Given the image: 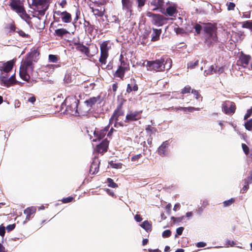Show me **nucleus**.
I'll list each match as a JSON object with an SVG mask.
<instances>
[{
	"mask_svg": "<svg viewBox=\"0 0 252 252\" xmlns=\"http://www.w3.org/2000/svg\"><path fill=\"white\" fill-rule=\"evenodd\" d=\"M147 70L153 71H162L165 69L168 70L172 66V60L170 58L163 57L155 61H147Z\"/></svg>",
	"mask_w": 252,
	"mask_h": 252,
	"instance_id": "1",
	"label": "nucleus"
},
{
	"mask_svg": "<svg viewBox=\"0 0 252 252\" xmlns=\"http://www.w3.org/2000/svg\"><path fill=\"white\" fill-rule=\"evenodd\" d=\"M205 33V43L209 47L218 42L216 28L211 23H208L203 27Z\"/></svg>",
	"mask_w": 252,
	"mask_h": 252,
	"instance_id": "2",
	"label": "nucleus"
},
{
	"mask_svg": "<svg viewBox=\"0 0 252 252\" xmlns=\"http://www.w3.org/2000/svg\"><path fill=\"white\" fill-rule=\"evenodd\" d=\"M34 69V64L28 59H23L20 67V78L28 82Z\"/></svg>",
	"mask_w": 252,
	"mask_h": 252,
	"instance_id": "3",
	"label": "nucleus"
},
{
	"mask_svg": "<svg viewBox=\"0 0 252 252\" xmlns=\"http://www.w3.org/2000/svg\"><path fill=\"white\" fill-rule=\"evenodd\" d=\"M125 112L123 109V103L121 102L114 110L113 115L110 119L109 122L110 124L115 122V126L117 125L123 126L124 125V117Z\"/></svg>",
	"mask_w": 252,
	"mask_h": 252,
	"instance_id": "4",
	"label": "nucleus"
},
{
	"mask_svg": "<svg viewBox=\"0 0 252 252\" xmlns=\"http://www.w3.org/2000/svg\"><path fill=\"white\" fill-rule=\"evenodd\" d=\"M51 0H32V4H29L30 7L35 12H38L37 15L43 16L49 8Z\"/></svg>",
	"mask_w": 252,
	"mask_h": 252,
	"instance_id": "5",
	"label": "nucleus"
},
{
	"mask_svg": "<svg viewBox=\"0 0 252 252\" xmlns=\"http://www.w3.org/2000/svg\"><path fill=\"white\" fill-rule=\"evenodd\" d=\"M113 44V42L110 40H105L99 44L100 56L99 58V62L101 64L106 63V60L109 57V51L111 49Z\"/></svg>",
	"mask_w": 252,
	"mask_h": 252,
	"instance_id": "6",
	"label": "nucleus"
},
{
	"mask_svg": "<svg viewBox=\"0 0 252 252\" xmlns=\"http://www.w3.org/2000/svg\"><path fill=\"white\" fill-rule=\"evenodd\" d=\"M79 100L76 97H71L65 99V103L67 105L65 111L70 115H78V104Z\"/></svg>",
	"mask_w": 252,
	"mask_h": 252,
	"instance_id": "7",
	"label": "nucleus"
},
{
	"mask_svg": "<svg viewBox=\"0 0 252 252\" xmlns=\"http://www.w3.org/2000/svg\"><path fill=\"white\" fill-rule=\"evenodd\" d=\"M147 16L152 18V23L158 26H162L167 23V18L159 14H154L151 12L147 13Z\"/></svg>",
	"mask_w": 252,
	"mask_h": 252,
	"instance_id": "8",
	"label": "nucleus"
},
{
	"mask_svg": "<svg viewBox=\"0 0 252 252\" xmlns=\"http://www.w3.org/2000/svg\"><path fill=\"white\" fill-rule=\"evenodd\" d=\"M236 106L234 102L225 100L222 104V111L227 115H232L235 112Z\"/></svg>",
	"mask_w": 252,
	"mask_h": 252,
	"instance_id": "9",
	"label": "nucleus"
},
{
	"mask_svg": "<svg viewBox=\"0 0 252 252\" xmlns=\"http://www.w3.org/2000/svg\"><path fill=\"white\" fill-rule=\"evenodd\" d=\"M150 6L152 7V10H158L162 13H164L165 1L164 0H151Z\"/></svg>",
	"mask_w": 252,
	"mask_h": 252,
	"instance_id": "10",
	"label": "nucleus"
},
{
	"mask_svg": "<svg viewBox=\"0 0 252 252\" xmlns=\"http://www.w3.org/2000/svg\"><path fill=\"white\" fill-rule=\"evenodd\" d=\"M141 113L142 111H129L128 113L126 114L124 122L128 123L140 119L141 118Z\"/></svg>",
	"mask_w": 252,
	"mask_h": 252,
	"instance_id": "11",
	"label": "nucleus"
},
{
	"mask_svg": "<svg viewBox=\"0 0 252 252\" xmlns=\"http://www.w3.org/2000/svg\"><path fill=\"white\" fill-rule=\"evenodd\" d=\"M39 54L40 53L38 48H34L26 55L25 59H28L33 63V62L37 61Z\"/></svg>",
	"mask_w": 252,
	"mask_h": 252,
	"instance_id": "12",
	"label": "nucleus"
},
{
	"mask_svg": "<svg viewBox=\"0 0 252 252\" xmlns=\"http://www.w3.org/2000/svg\"><path fill=\"white\" fill-rule=\"evenodd\" d=\"M54 14L58 16H61L62 22L64 23H69L72 21L71 15L66 11L63 12L56 11L54 12Z\"/></svg>",
	"mask_w": 252,
	"mask_h": 252,
	"instance_id": "13",
	"label": "nucleus"
},
{
	"mask_svg": "<svg viewBox=\"0 0 252 252\" xmlns=\"http://www.w3.org/2000/svg\"><path fill=\"white\" fill-rule=\"evenodd\" d=\"M122 9L129 15H131L132 11V0H122Z\"/></svg>",
	"mask_w": 252,
	"mask_h": 252,
	"instance_id": "14",
	"label": "nucleus"
},
{
	"mask_svg": "<svg viewBox=\"0 0 252 252\" xmlns=\"http://www.w3.org/2000/svg\"><path fill=\"white\" fill-rule=\"evenodd\" d=\"M91 11L93 14L97 17H102L105 12V8L104 7L100 6L99 4L96 3V5L94 7H90Z\"/></svg>",
	"mask_w": 252,
	"mask_h": 252,
	"instance_id": "15",
	"label": "nucleus"
},
{
	"mask_svg": "<svg viewBox=\"0 0 252 252\" xmlns=\"http://www.w3.org/2000/svg\"><path fill=\"white\" fill-rule=\"evenodd\" d=\"M9 6L13 10L17 13L24 7L23 2L20 0H10Z\"/></svg>",
	"mask_w": 252,
	"mask_h": 252,
	"instance_id": "16",
	"label": "nucleus"
},
{
	"mask_svg": "<svg viewBox=\"0 0 252 252\" xmlns=\"http://www.w3.org/2000/svg\"><path fill=\"white\" fill-rule=\"evenodd\" d=\"M108 145L109 141L107 139H104L96 146L95 150L98 153L103 154L107 151Z\"/></svg>",
	"mask_w": 252,
	"mask_h": 252,
	"instance_id": "17",
	"label": "nucleus"
},
{
	"mask_svg": "<svg viewBox=\"0 0 252 252\" xmlns=\"http://www.w3.org/2000/svg\"><path fill=\"white\" fill-rule=\"evenodd\" d=\"M251 59L252 57L250 55L245 54L242 52L239 57V61L244 67H246L249 64Z\"/></svg>",
	"mask_w": 252,
	"mask_h": 252,
	"instance_id": "18",
	"label": "nucleus"
},
{
	"mask_svg": "<svg viewBox=\"0 0 252 252\" xmlns=\"http://www.w3.org/2000/svg\"><path fill=\"white\" fill-rule=\"evenodd\" d=\"M169 146V142L165 141L158 147V153L159 155L161 157H165L168 154V148Z\"/></svg>",
	"mask_w": 252,
	"mask_h": 252,
	"instance_id": "19",
	"label": "nucleus"
},
{
	"mask_svg": "<svg viewBox=\"0 0 252 252\" xmlns=\"http://www.w3.org/2000/svg\"><path fill=\"white\" fill-rule=\"evenodd\" d=\"M108 128L106 127L103 129L101 130H95L94 131V139L93 140L94 141L97 140H100V139L104 138L106 134Z\"/></svg>",
	"mask_w": 252,
	"mask_h": 252,
	"instance_id": "20",
	"label": "nucleus"
},
{
	"mask_svg": "<svg viewBox=\"0 0 252 252\" xmlns=\"http://www.w3.org/2000/svg\"><path fill=\"white\" fill-rule=\"evenodd\" d=\"M69 34V32L67 30L64 28H58L55 30L54 35L60 39H62L64 36Z\"/></svg>",
	"mask_w": 252,
	"mask_h": 252,
	"instance_id": "21",
	"label": "nucleus"
},
{
	"mask_svg": "<svg viewBox=\"0 0 252 252\" xmlns=\"http://www.w3.org/2000/svg\"><path fill=\"white\" fill-rule=\"evenodd\" d=\"M84 28L86 33L91 35L94 34V26L92 25L89 21L84 20Z\"/></svg>",
	"mask_w": 252,
	"mask_h": 252,
	"instance_id": "22",
	"label": "nucleus"
},
{
	"mask_svg": "<svg viewBox=\"0 0 252 252\" xmlns=\"http://www.w3.org/2000/svg\"><path fill=\"white\" fill-rule=\"evenodd\" d=\"M100 95H97L96 97H92L89 98L88 99L85 100V103L87 104L88 106H90V109H92L93 106L95 105L97 102H99V103H100Z\"/></svg>",
	"mask_w": 252,
	"mask_h": 252,
	"instance_id": "23",
	"label": "nucleus"
},
{
	"mask_svg": "<svg viewBox=\"0 0 252 252\" xmlns=\"http://www.w3.org/2000/svg\"><path fill=\"white\" fill-rule=\"evenodd\" d=\"M90 106H88L85 102L82 105L78 106V116H87L89 111H91Z\"/></svg>",
	"mask_w": 252,
	"mask_h": 252,
	"instance_id": "24",
	"label": "nucleus"
},
{
	"mask_svg": "<svg viewBox=\"0 0 252 252\" xmlns=\"http://www.w3.org/2000/svg\"><path fill=\"white\" fill-rule=\"evenodd\" d=\"M76 49L78 51L84 54L87 57H91L92 56L90 53L89 48L83 45V43L80 46L76 47Z\"/></svg>",
	"mask_w": 252,
	"mask_h": 252,
	"instance_id": "25",
	"label": "nucleus"
},
{
	"mask_svg": "<svg viewBox=\"0 0 252 252\" xmlns=\"http://www.w3.org/2000/svg\"><path fill=\"white\" fill-rule=\"evenodd\" d=\"M13 65L14 62L13 61H8L4 63L2 66L0 67V70L5 73H8L12 70Z\"/></svg>",
	"mask_w": 252,
	"mask_h": 252,
	"instance_id": "26",
	"label": "nucleus"
},
{
	"mask_svg": "<svg viewBox=\"0 0 252 252\" xmlns=\"http://www.w3.org/2000/svg\"><path fill=\"white\" fill-rule=\"evenodd\" d=\"M120 64L118 67L123 68L126 71L130 69L129 64L128 61L126 59L125 60L122 55H121L120 59Z\"/></svg>",
	"mask_w": 252,
	"mask_h": 252,
	"instance_id": "27",
	"label": "nucleus"
},
{
	"mask_svg": "<svg viewBox=\"0 0 252 252\" xmlns=\"http://www.w3.org/2000/svg\"><path fill=\"white\" fill-rule=\"evenodd\" d=\"M36 208L34 207H28L24 210V214L26 215V220H30L31 216L36 212Z\"/></svg>",
	"mask_w": 252,
	"mask_h": 252,
	"instance_id": "28",
	"label": "nucleus"
},
{
	"mask_svg": "<svg viewBox=\"0 0 252 252\" xmlns=\"http://www.w3.org/2000/svg\"><path fill=\"white\" fill-rule=\"evenodd\" d=\"M161 29H157L153 28L151 40L154 42L158 41L159 39V36L161 33Z\"/></svg>",
	"mask_w": 252,
	"mask_h": 252,
	"instance_id": "29",
	"label": "nucleus"
},
{
	"mask_svg": "<svg viewBox=\"0 0 252 252\" xmlns=\"http://www.w3.org/2000/svg\"><path fill=\"white\" fill-rule=\"evenodd\" d=\"M99 170V164L96 161H93L90 167L89 172L91 174H94Z\"/></svg>",
	"mask_w": 252,
	"mask_h": 252,
	"instance_id": "30",
	"label": "nucleus"
},
{
	"mask_svg": "<svg viewBox=\"0 0 252 252\" xmlns=\"http://www.w3.org/2000/svg\"><path fill=\"white\" fill-rule=\"evenodd\" d=\"M126 71V70L118 67V69L114 73V76L115 77L120 78L121 80H123L125 73Z\"/></svg>",
	"mask_w": 252,
	"mask_h": 252,
	"instance_id": "31",
	"label": "nucleus"
},
{
	"mask_svg": "<svg viewBox=\"0 0 252 252\" xmlns=\"http://www.w3.org/2000/svg\"><path fill=\"white\" fill-rule=\"evenodd\" d=\"M133 84V85L132 86V84L130 85L129 84H127L126 92L128 93H130L132 91H137L138 90V86L137 84L136 83V80L134 79L131 80Z\"/></svg>",
	"mask_w": 252,
	"mask_h": 252,
	"instance_id": "32",
	"label": "nucleus"
},
{
	"mask_svg": "<svg viewBox=\"0 0 252 252\" xmlns=\"http://www.w3.org/2000/svg\"><path fill=\"white\" fill-rule=\"evenodd\" d=\"M0 81L1 84H3L4 86L10 87L12 86L11 81L10 80L7 74L5 76H1L0 77Z\"/></svg>",
	"mask_w": 252,
	"mask_h": 252,
	"instance_id": "33",
	"label": "nucleus"
},
{
	"mask_svg": "<svg viewBox=\"0 0 252 252\" xmlns=\"http://www.w3.org/2000/svg\"><path fill=\"white\" fill-rule=\"evenodd\" d=\"M17 13L19 14L20 17L25 21H27L31 18L30 15L27 13L24 7Z\"/></svg>",
	"mask_w": 252,
	"mask_h": 252,
	"instance_id": "34",
	"label": "nucleus"
},
{
	"mask_svg": "<svg viewBox=\"0 0 252 252\" xmlns=\"http://www.w3.org/2000/svg\"><path fill=\"white\" fill-rule=\"evenodd\" d=\"M177 12L176 8L172 6L167 7L166 9V13L169 16H172Z\"/></svg>",
	"mask_w": 252,
	"mask_h": 252,
	"instance_id": "35",
	"label": "nucleus"
},
{
	"mask_svg": "<svg viewBox=\"0 0 252 252\" xmlns=\"http://www.w3.org/2000/svg\"><path fill=\"white\" fill-rule=\"evenodd\" d=\"M5 29L9 32H16L17 28L14 22L10 24H7Z\"/></svg>",
	"mask_w": 252,
	"mask_h": 252,
	"instance_id": "36",
	"label": "nucleus"
},
{
	"mask_svg": "<svg viewBox=\"0 0 252 252\" xmlns=\"http://www.w3.org/2000/svg\"><path fill=\"white\" fill-rule=\"evenodd\" d=\"M140 226L144 229L146 231H148L151 230L152 225L149 223L148 220H145L141 224Z\"/></svg>",
	"mask_w": 252,
	"mask_h": 252,
	"instance_id": "37",
	"label": "nucleus"
},
{
	"mask_svg": "<svg viewBox=\"0 0 252 252\" xmlns=\"http://www.w3.org/2000/svg\"><path fill=\"white\" fill-rule=\"evenodd\" d=\"M242 28L250 29L252 31V20H248L242 23Z\"/></svg>",
	"mask_w": 252,
	"mask_h": 252,
	"instance_id": "38",
	"label": "nucleus"
},
{
	"mask_svg": "<svg viewBox=\"0 0 252 252\" xmlns=\"http://www.w3.org/2000/svg\"><path fill=\"white\" fill-rule=\"evenodd\" d=\"M109 164L111 167L116 169H120L122 167V164L120 162H115L113 161H111L109 162Z\"/></svg>",
	"mask_w": 252,
	"mask_h": 252,
	"instance_id": "39",
	"label": "nucleus"
},
{
	"mask_svg": "<svg viewBox=\"0 0 252 252\" xmlns=\"http://www.w3.org/2000/svg\"><path fill=\"white\" fill-rule=\"evenodd\" d=\"M245 128L249 131H252V119L248 120L245 123Z\"/></svg>",
	"mask_w": 252,
	"mask_h": 252,
	"instance_id": "40",
	"label": "nucleus"
},
{
	"mask_svg": "<svg viewBox=\"0 0 252 252\" xmlns=\"http://www.w3.org/2000/svg\"><path fill=\"white\" fill-rule=\"evenodd\" d=\"M198 60H196L194 62H189L187 64L188 68L193 69L195 68L196 66L198 65Z\"/></svg>",
	"mask_w": 252,
	"mask_h": 252,
	"instance_id": "41",
	"label": "nucleus"
},
{
	"mask_svg": "<svg viewBox=\"0 0 252 252\" xmlns=\"http://www.w3.org/2000/svg\"><path fill=\"white\" fill-rule=\"evenodd\" d=\"M59 57L57 55L52 54L49 55V61L50 62L56 63L59 61Z\"/></svg>",
	"mask_w": 252,
	"mask_h": 252,
	"instance_id": "42",
	"label": "nucleus"
},
{
	"mask_svg": "<svg viewBox=\"0 0 252 252\" xmlns=\"http://www.w3.org/2000/svg\"><path fill=\"white\" fill-rule=\"evenodd\" d=\"M145 130L147 133L149 134L150 136L152 134L155 133L156 131V128L150 125L148 126L146 128Z\"/></svg>",
	"mask_w": 252,
	"mask_h": 252,
	"instance_id": "43",
	"label": "nucleus"
},
{
	"mask_svg": "<svg viewBox=\"0 0 252 252\" xmlns=\"http://www.w3.org/2000/svg\"><path fill=\"white\" fill-rule=\"evenodd\" d=\"M107 182L108 184V186L113 188H116L118 187V185L116 183H115L113 179L111 178H108L107 179Z\"/></svg>",
	"mask_w": 252,
	"mask_h": 252,
	"instance_id": "44",
	"label": "nucleus"
},
{
	"mask_svg": "<svg viewBox=\"0 0 252 252\" xmlns=\"http://www.w3.org/2000/svg\"><path fill=\"white\" fill-rule=\"evenodd\" d=\"M191 91L192 90L191 87L187 85L185 86L183 89H182L181 94H186L190 93V92H191Z\"/></svg>",
	"mask_w": 252,
	"mask_h": 252,
	"instance_id": "45",
	"label": "nucleus"
},
{
	"mask_svg": "<svg viewBox=\"0 0 252 252\" xmlns=\"http://www.w3.org/2000/svg\"><path fill=\"white\" fill-rule=\"evenodd\" d=\"M235 201V199L233 198H231L228 200H225L223 202L224 207H228L232 205Z\"/></svg>",
	"mask_w": 252,
	"mask_h": 252,
	"instance_id": "46",
	"label": "nucleus"
},
{
	"mask_svg": "<svg viewBox=\"0 0 252 252\" xmlns=\"http://www.w3.org/2000/svg\"><path fill=\"white\" fill-rule=\"evenodd\" d=\"M182 109L184 111H188L189 112H192L193 111H199L200 110V108H195L193 107H183Z\"/></svg>",
	"mask_w": 252,
	"mask_h": 252,
	"instance_id": "47",
	"label": "nucleus"
},
{
	"mask_svg": "<svg viewBox=\"0 0 252 252\" xmlns=\"http://www.w3.org/2000/svg\"><path fill=\"white\" fill-rule=\"evenodd\" d=\"M244 183L251 184L252 183V170L250 171L247 178L244 180Z\"/></svg>",
	"mask_w": 252,
	"mask_h": 252,
	"instance_id": "48",
	"label": "nucleus"
},
{
	"mask_svg": "<svg viewBox=\"0 0 252 252\" xmlns=\"http://www.w3.org/2000/svg\"><path fill=\"white\" fill-rule=\"evenodd\" d=\"M185 217L184 216L180 217H177L175 218L174 217H172L171 218V220L173 221V222H181L184 219Z\"/></svg>",
	"mask_w": 252,
	"mask_h": 252,
	"instance_id": "49",
	"label": "nucleus"
},
{
	"mask_svg": "<svg viewBox=\"0 0 252 252\" xmlns=\"http://www.w3.org/2000/svg\"><path fill=\"white\" fill-rule=\"evenodd\" d=\"M195 32L197 34H199L201 32V31L202 30V26L199 24H196L194 26Z\"/></svg>",
	"mask_w": 252,
	"mask_h": 252,
	"instance_id": "50",
	"label": "nucleus"
},
{
	"mask_svg": "<svg viewBox=\"0 0 252 252\" xmlns=\"http://www.w3.org/2000/svg\"><path fill=\"white\" fill-rule=\"evenodd\" d=\"M242 148L243 149V150L244 152V153L246 155H248L249 153V148L248 147V146L245 143H242Z\"/></svg>",
	"mask_w": 252,
	"mask_h": 252,
	"instance_id": "51",
	"label": "nucleus"
},
{
	"mask_svg": "<svg viewBox=\"0 0 252 252\" xmlns=\"http://www.w3.org/2000/svg\"><path fill=\"white\" fill-rule=\"evenodd\" d=\"M73 199L74 198L73 197L69 196L67 197L63 198L62 199V202L63 203H67L72 202Z\"/></svg>",
	"mask_w": 252,
	"mask_h": 252,
	"instance_id": "52",
	"label": "nucleus"
},
{
	"mask_svg": "<svg viewBox=\"0 0 252 252\" xmlns=\"http://www.w3.org/2000/svg\"><path fill=\"white\" fill-rule=\"evenodd\" d=\"M171 235V231L169 229L164 230L162 234V236L163 238L169 237Z\"/></svg>",
	"mask_w": 252,
	"mask_h": 252,
	"instance_id": "53",
	"label": "nucleus"
},
{
	"mask_svg": "<svg viewBox=\"0 0 252 252\" xmlns=\"http://www.w3.org/2000/svg\"><path fill=\"white\" fill-rule=\"evenodd\" d=\"M146 0H136L138 8L141 9V8L145 5Z\"/></svg>",
	"mask_w": 252,
	"mask_h": 252,
	"instance_id": "54",
	"label": "nucleus"
},
{
	"mask_svg": "<svg viewBox=\"0 0 252 252\" xmlns=\"http://www.w3.org/2000/svg\"><path fill=\"white\" fill-rule=\"evenodd\" d=\"M252 114V106L250 109H248L247 111L246 114L245 115L244 119L245 120H247Z\"/></svg>",
	"mask_w": 252,
	"mask_h": 252,
	"instance_id": "55",
	"label": "nucleus"
},
{
	"mask_svg": "<svg viewBox=\"0 0 252 252\" xmlns=\"http://www.w3.org/2000/svg\"><path fill=\"white\" fill-rule=\"evenodd\" d=\"M191 93L194 95L196 99H198L199 97H201V99H202V97L201 96V95L198 91L195 90H192Z\"/></svg>",
	"mask_w": 252,
	"mask_h": 252,
	"instance_id": "56",
	"label": "nucleus"
},
{
	"mask_svg": "<svg viewBox=\"0 0 252 252\" xmlns=\"http://www.w3.org/2000/svg\"><path fill=\"white\" fill-rule=\"evenodd\" d=\"M227 10H233L235 7V4L232 2H229L227 3Z\"/></svg>",
	"mask_w": 252,
	"mask_h": 252,
	"instance_id": "57",
	"label": "nucleus"
},
{
	"mask_svg": "<svg viewBox=\"0 0 252 252\" xmlns=\"http://www.w3.org/2000/svg\"><path fill=\"white\" fill-rule=\"evenodd\" d=\"M184 228L183 227H180L176 229V234L175 237H177L178 235H181L182 234Z\"/></svg>",
	"mask_w": 252,
	"mask_h": 252,
	"instance_id": "58",
	"label": "nucleus"
},
{
	"mask_svg": "<svg viewBox=\"0 0 252 252\" xmlns=\"http://www.w3.org/2000/svg\"><path fill=\"white\" fill-rule=\"evenodd\" d=\"M16 32H18L19 35L23 37H28V34H26L23 31L18 29Z\"/></svg>",
	"mask_w": 252,
	"mask_h": 252,
	"instance_id": "59",
	"label": "nucleus"
},
{
	"mask_svg": "<svg viewBox=\"0 0 252 252\" xmlns=\"http://www.w3.org/2000/svg\"><path fill=\"white\" fill-rule=\"evenodd\" d=\"M58 3L59 5H60L62 8H64L67 4V2L66 0H62L61 1H58Z\"/></svg>",
	"mask_w": 252,
	"mask_h": 252,
	"instance_id": "60",
	"label": "nucleus"
},
{
	"mask_svg": "<svg viewBox=\"0 0 252 252\" xmlns=\"http://www.w3.org/2000/svg\"><path fill=\"white\" fill-rule=\"evenodd\" d=\"M209 204L208 201L206 200H203L202 203V205L201 207L199 208V209L202 211L204 208H205Z\"/></svg>",
	"mask_w": 252,
	"mask_h": 252,
	"instance_id": "61",
	"label": "nucleus"
},
{
	"mask_svg": "<svg viewBox=\"0 0 252 252\" xmlns=\"http://www.w3.org/2000/svg\"><path fill=\"white\" fill-rule=\"evenodd\" d=\"M141 157H142V155L140 154H138V155H135L131 158V160L132 161H135L138 160Z\"/></svg>",
	"mask_w": 252,
	"mask_h": 252,
	"instance_id": "62",
	"label": "nucleus"
},
{
	"mask_svg": "<svg viewBox=\"0 0 252 252\" xmlns=\"http://www.w3.org/2000/svg\"><path fill=\"white\" fill-rule=\"evenodd\" d=\"M5 227L2 225L0 226V235L2 237H3L5 235Z\"/></svg>",
	"mask_w": 252,
	"mask_h": 252,
	"instance_id": "63",
	"label": "nucleus"
},
{
	"mask_svg": "<svg viewBox=\"0 0 252 252\" xmlns=\"http://www.w3.org/2000/svg\"><path fill=\"white\" fill-rule=\"evenodd\" d=\"M171 207L172 205L170 203H168L166 206L165 209L166 210V213L168 215H170L171 213Z\"/></svg>",
	"mask_w": 252,
	"mask_h": 252,
	"instance_id": "64",
	"label": "nucleus"
}]
</instances>
